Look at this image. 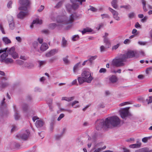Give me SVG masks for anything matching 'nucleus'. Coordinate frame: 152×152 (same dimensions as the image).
I'll return each instance as SVG.
<instances>
[{
	"label": "nucleus",
	"mask_w": 152,
	"mask_h": 152,
	"mask_svg": "<svg viewBox=\"0 0 152 152\" xmlns=\"http://www.w3.org/2000/svg\"><path fill=\"white\" fill-rule=\"evenodd\" d=\"M121 120L117 116L108 117L104 119H99L96 122V128L99 130L102 129H106L112 126L115 127L119 125Z\"/></svg>",
	"instance_id": "1"
},
{
	"label": "nucleus",
	"mask_w": 152,
	"mask_h": 152,
	"mask_svg": "<svg viewBox=\"0 0 152 152\" xmlns=\"http://www.w3.org/2000/svg\"><path fill=\"white\" fill-rule=\"evenodd\" d=\"M76 17L75 14H71L69 18H67L66 16L58 17L57 18V22L60 24L57 25L55 23H52L49 24V27L51 29H53L58 25L71 23L74 21Z\"/></svg>",
	"instance_id": "2"
},
{
	"label": "nucleus",
	"mask_w": 152,
	"mask_h": 152,
	"mask_svg": "<svg viewBox=\"0 0 152 152\" xmlns=\"http://www.w3.org/2000/svg\"><path fill=\"white\" fill-rule=\"evenodd\" d=\"M126 61L125 59L122 54L113 59L111 62L110 66H115L117 67L124 66L125 64L124 62Z\"/></svg>",
	"instance_id": "3"
},
{
	"label": "nucleus",
	"mask_w": 152,
	"mask_h": 152,
	"mask_svg": "<svg viewBox=\"0 0 152 152\" xmlns=\"http://www.w3.org/2000/svg\"><path fill=\"white\" fill-rule=\"evenodd\" d=\"M19 3L21 5L18 7L19 10L26 11L30 8L31 2L29 0H19Z\"/></svg>",
	"instance_id": "4"
},
{
	"label": "nucleus",
	"mask_w": 152,
	"mask_h": 152,
	"mask_svg": "<svg viewBox=\"0 0 152 152\" xmlns=\"http://www.w3.org/2000/svg\"><path fill=\"white\" fill-rule=\"evenodd\" d=\"M81 76L85 79L86 82L90 83L93 79L91 72L88 70H84L81 74Z\"/></svg>",
	"instance_id": "5"
},
{
	"label": "nucleus",
	"mask_w": 152,
	"mask_h": 152,
	"mask_svg": "<svg viewBox=\"0 0 152 152\" xmlns=\"http://www.w3.org/2000/svg\"><path fill=\"white\" fill-rule=\"evenodd\" d=\"M30 132L28 130H26L23 133L16 135V137L19 139L21 138L23 140H26L29 137Z\"/></svg>",
	"instance_id": "6"
},
{
	"label": "nucleus",
	"mask_w": 152,
	"mask_h": 152,
	"mask_svg": "<svg viewBox=\"0 0 152 152\" xmlns=\"http://www.w3.org/2000/svg\"><path fill=\"white\" fill-rule=\"evenodd\" d=\"M7 54L11 55L14 59H15L18 58V54L15 51V48L14 47H12L8 49L7 48Z\"/></svg>",
	"instance_id": "7"
},
{
	"label": "nucleus",
	"mask_w": 152,
	"mask_h": 152,
	"mask_svg": "<svg viewBox=\"0 0 152 152\" xmlns=\"http://www.w3.org/2000/svg\"><path fill=\"white\" fill-rule=\"evenodd\" d=\"M129 107L121 108L119 111V113L121 117L123 119H125L129 114Z\"/></svg>",
	"instance_id": "8"
},
{
	"label": "nucleus",
	"mask_w": 152,
	"mask_h": 152,
	"mask_svg": "<svg viewBox=\"0 0 152 152\" xmlns=\"http://www.w3.org/2000/svg\"><path fill=\"white\" fill-rule=\"evenodd\" d=\"M137 52L136 51L130 50L125 54H122L126 61L127 58H132L136 56Z\"/></svg>",
	"instance_id": "9"
},
{
	"label": "nucleus",
	"mask_w": 152,
	"mask_h": 152,
	"mask_svg": "<svg viewBox=\"0 0 152 152\" xmlns=\"http://www.w3.org/2000/svg\"><path fill=\"white\" fill-rule=\"evenodd\" d=\"M17 15V17L18 18L23 19L26 16L28 15L29 12L28 10L25 12L23 11V10H21Z\"/></svg>",
	"instance_id": "10"
},
{
	"label": "nucleus",
	"mask_w": 152,
	"mask_h": 152,
	"mask_svg": "<svg viewBox=\"0 0 152 152\" xmlns=\"http://www.w3.org/2000/svg\"><path fill=\"white\" fill-rule=\"evenodd\" d=\"M109 10L112 13L113 18L117 20H120V17L118 16V14L116 11L113 10L111 8H109Z\"/></svg>",
	"instance_id": "11"
},
{
	"label": "nucleus",
	"mask_w": 152,
	"mask_h": 152,
	"mask_svg": "<svg viewBox=\"0 0 152 152\" xmlns=\"http://www.w3.org/2000/svg\"><path fill=\"white\" fill-rule=\"evenodd\" d=\"M80 0H70L71 3L73 4V6L75 9H77L79 7V2Z\"/></svg>",
	"instance_id": "12"
},
{
	"label": "nucleus",
	"mask_w": 152,
	"mask_h": 152,
	"mask_svg": "<svg viewBox=\"0 0 152 152\" xmlns=\"http://www.w3.org/2000/svg\"><path fill=\"white\" fill-rule=\"evenodd\" d=\"M48 48V44L46 43H43L40 45V49L42 52H44Z\"/></svg>",
	"instance_id": "13"
},
{
	"label": "nucleus",
	"mask_w": 152,
	"mask_h": 152,
	"mask_svg": "<svg viewBox=\"0 0 152 152\" xmlns=\"http://www.w3.org/2000/svg\"><path fill=\"white\" fill-rule=\"evenodd\" d=\"M42 23V20H39L38 18H37L35 20H33L32 24L30 26V27L32 28L33 27V25L34 24H41Z\"/></svg>",
	"instance_id": "14"
},
{
	"label": "nucleus",
	"mask_w": 152,
	"mask_h": 152,
	"mask_svg": "<svg viewBox=\"0 0 152 152\" xmlns=\"http://www.w3.org/2000/svg\"><path fill=\"white\" fill-rule=\"evenodd\" d=\"M34 66V64L32 63L25 62L24 64L23 67L30 69L33 68Z\"/></svg>",
	"instance_id": "15"
},
{
	"label": "nucleus",
	"mask_w": 152,
	"mask_h": 152,
	"mask_svg": "<svg viewBox=\"0 0 152 152\" xmlns=\"http://www.w3.org/2000/svg\"><path fill=\"white\" fill-rule=\"evenodd\" d=\"M65 6L66 10L69 12L71 11L72 9L74 10L76 9L74 8L73 6V4H72V5L69 3L65 5Z\"/></svg>",
	"instance_id": "16"
},
{
	"label": "nucleus",
	"mask_w": 152,
	"mask_h": 152,
	"mask_svg": "<svg viewBox=\"0 0 152 152\" xmlns=\"http://www.w3.org/2000/svg\"><path fill=\"white\" fill-rule=\"evenodd\" d=\"M35 125L37 127H41L43 126L44 123V122L41 120H37L35 123Z\"/></svg>",
	"instance_id": "17"
},
{
	"label": "nucleus",
	"mask_w": 152,
	"mask_h": 152,
	"mask_svg": "<svg viewBox=\"0 0 152 152\" xmlns=\"http://www.w3.org/2000/svg\"><path fill=\"white\" fill-rule=\"evenodd\" d=\"M152 102V97L149 96L146 99H144L142 101V102L145 104H148L151 103Z\"/></svg>",
	"instance_id": "18"
},
{
	"label": "nucleus",
	"mask_w": 152,
	"mask_h": 152,
	"mask_svg": "<svg viewBox=\"0 0 152 152\" xmlns=\"http://www.w3.org/2000/svg\"><path fill=\"white\" fill-rule=\"evenodd\" d=\"M75 99L74 96L63 97L61 98L62 100H65L68 102H70L73 100Z\"/></svg>",
	"instance_id": "19"
},
{
	"label": "nucleus",
	"mask_w": 152,
	"mask_h": 152,
	"mask_svg": "<svg viewBox=\"0 0 152 152\" xmlns=\"http://www.w3.org/2000/svg\"><path fill=\"white\" fill-rule=\"evenodd\" d=\"M109 80L111 82L115 83L117 81L118 79L116 76L113 75L109 78Z\"/></svg>",
	"instance_id": "20"
},
{
	"label": "nucleus",
	"mask_w": 152,
	"mask_h": 152,
	"mask_svg": "<svg viewBox=\"0 0 152 152\" xmlns=\"http://www.w3.org/2000/svg\"><path fill=\"white\" fill-rule=\"evenodd\" d=\"M33 45L34 49L39 50V49L40 47V44H39L37 41H34L33 43Z\"/></svg>",
	"instance_id": "21"
},
{
	"label": "nucleus",
	"mask_w": 152,
	"mask_h": 152,
	"mask_svg": "<svg viewBox=\"0 0 152 152\" xmlns=\"http://www.w3.org/2000/svg\"><path fill=\"white\" fill-rule=\"evenodd\" d=\"M141 143H138L133 144L130 145L129 147L130 148H139L140 147L141 145Z\"/></svg>",
	"instance_id": "22"
},
{
	"label": "nucleus",
	"mask_w": 152,
	"mask_h": 152,
	"mask_svg": "<svg viewBox=\"0 0 152 152\" xmlns=\"http://www.w3.org/2000/svg\"><path fill=\"white\" fill-rule=\"evenodd\" d=\"M2 40L6 44H8L11 43V41L7 37H4L2 38Z\"/></svg>",
	"instance_id": "23"
},
{
	"label": "nucleus",
	"mask_w": 152,
	"mask_h": 152,
	"mask_svg": "<svg viewBox=\"0 0 152 152\" xmlns=\"http://www.w3.org/2000/svg\"><path fill=\"white\" fill-rule=\"evenodd\" d=\"M92 31V30L89 28H84L83 30L81 32L83 34H84L86 32H91Z\"/></svg>",
	"instance_id": "24"
},
{
	"label": "nucleus",
	"mask_w": 152,
	"mask_h": 152,
	"mask_svg": "<svg viewBox=\"0 0 152 152\" xmlns=\"http://www.w3.org/2000/svg\"><path fill=\"white\" fill-rule=\"evenodd\" d=\"M5 63L7 64H12L14 62L13 60L11 58H6L4 60Z\"/></svg>",
	"instance_id": "25"
},
{
	"label": "nucleus",
	"mask_w": 152,
	"mask_h": 152,
	"mask_svg": "<svg viewBox=\"0 0 152 152\" xmlns=\"http://www.w3.org/2000/svg\"><path fill=\"white\" fill-rule=\"evenodd\" d=\"M141 2L142 4L143 9L144 11L146 12L148 11L147 9L146 8V1L145 0H141Z\"/></svg>",
	"instance_id": "26"
},
{
	"label": "nucleus",
	"mask_w": 152,
	"mask_h": 152,
	"mask_svg": "<svg viewBox=\"0 0 152 152\" xmlns=\"http://www.w3.org/2000/svg\"><path fill=\"white\" fill-rule=\"evenodd\" d=\"M79 84H81L84 82H86L85 80L82 77H79L77 78Z\"/></svg>",
	"instance_id": "27"
},
{
	"label": "nucleus",
	"mask_w": 152,
	"mask_h": 152,
	"mask_svg": "<svg viewBox=\"0 0 152 152\" xmlns=\"http://www.w3.org/2000/svg\"><path fill=\"white\" fill-rule=\"evenodd\" d=\"M118 0H113L111 4L113 8L116 9L117 7V3Z\"/></svg>",
	"instance_id": "28"
},
{
	"label": "nucleus",
	"mask_w": 152,
	"mask_h": 152,
	"mask_svg": "<svg viewBox=\"0 0 152 152\" xmlns=\"http://www.w3.org/2000/svg\"><path fill=\"white\" fill-rule=\"evenodd\" d=\"M80 64V62H78L74 66L73 70L74 73H75L76 72L77 69L79 68Z\"/></svg>",
	"instance_id": "29"
},
{
	"label": "nucleus",
	"mask_w": 152,
	"mask_h": 152,
	"mask_svg": "<svg viewBox=\"0 0 152 152\" xmlns=\"http://www.w3.org/2000/svg\"><path fill=\"white\" fill-rule=\"evenodd\" d=\"M97 57V56H92L88 60L89 61L90 65H91L92 64V61L94 60H95Z\"/></svg>",
	"instance_id": "30"
},
{
	"label": "nucleus",
	"mask_w": 152,
	"mask_h": 152,
	"mask_svg": "<svg viewBox=\"0 0 152 152\" xmlns=\"http://www.w3.org/2000/svg\"><path fill=\"white\" fill-rule=\"evenodd\" d=\"M67 45V41L64 37H63L62 42V47H64L66 46Z\"/></svg>",
	"instance_id": "31"
},
{
	"label": "nucleus",
	"mask_w": 152,
	"mask_h": 152,
	"mask_svg": "<svg viewBox=\"0 0 152 152\" xmlns=\"http://www.w3.org/2000/svg\"><path fill=\"white\" fill-rule=\"evenodd\" d=\"M4 52V53L2 54L1 56V58L2 60H4L6 59V58L7 57L8 55L7 53L6 52Z\"/></svg>",
	"instance_id": "32"
},
{
	"label": "nucleus",
	"mask_w": 152,
	"mask_h": 152,
	"mask_svg": "<svg viewBox=\"0 0 152 152\" xmlns=\"http://www.w3.org/2000/svg\"><path fill=\"white\" fill-rule=\"evenodd\" d=\"M8 21L9 23L14 22L13 18L10 15H8L7 16Z\"/></svg>",
	"instance_id": "33"
},
{
	"label": "nucleus",
	"mask_w": 152,
	"mask_h": 152,
	"mask_svg": "<svg viewBox=\"0 0 152 152\" xmlns=\"http://www.w3.org/2000/svg\"><path fill=\"white\" fill-rule=\"evenodd\" d=\"M104 38V42L105 43L106 45H110V43L108 39L106 37H105L104 36H103Z\"/></svg>",
	"instance_id": "34"
},
{
	"label": "nucleus",
	"mask_w": 152,
	"mask_h": 152,
	"mask_svg": "<svg viewBox=\"0 0 152 152\" xmlns=\"http://www.w3.org/2000/svg\"><path fill=\"white\" fill-rule=\"evenodd\" d=\"M16 64L19 65H22L24 64V61L20 60H17L16 61Z\"/></svg>",
	"instance_id": "35"
},
{
	"label": "nucleus",
	"mask_w": 152,
	"mask_h": 152,
	"mask_svg": "<svg viewBox=\"0 0 152 152\" xmlns=\"http://www.w3.org/2000/svg\"><path fill=\"white\" fill-rule=\"evenodd\" d=\"M68 56H67L65 57L64 58H63L64 62L66 64H68L70 63L68 59Z\"/></svg>",
	"instance_id": "36"
},
{
	"label": "nucleus",
	"mask_w": 152,
	"mask_h": 152,
	"mask_svg": "<svg viewBox=\"0 0 152 152\" xmlns=\"http://www.w3.org/2000/svg\"><path fill=\"white\" fill-rule=\"evenodd\" d=\"M146 148H142L135 151V152H146Z\"/></svg>",
	"instance_id": "37"
},
{
	"label": "nucleus",
	"mask_w": 152,
	"mask_h": 152,
	"mask_svg": "<svg viewBox=\"0 0 152 152\" xmlns=\"http://www.w3.org/2000/svg\"><path fill=\"white\" fill-rule=\"evenodd\" d=\"M151 138V137H145L142 139V141L146 143L147 142L148 140L150 139Z\"/></svg>",
	"instance_id": "38"
},
{
	"label": "nucleus",
	"mask_w": 152,
	"mask_h": 152,
	"mask_svg": "<svg viewBox=\"0 0 152 152\" xmlns=\"http://www.w3.org/2000/svg\"><path fill=\"white\" fill-rule=\"evenodd\" d=\"M9 85V84L7 83H0V87L1 88H4L7 86Z\"/></svg>",
	"instance_id": "39"
},
{
	"label": "nucleus",
	"mask_w": 152,
	"mask_h": 152,
	"mask_svg": "<svg viewBox=\"0 0 152 152\" xmlns=\"http://www.w3.org/2000/svg\"><path fill=\"white\" fill-rule=\"evenodd\" d=\"M50 52L51 53L52 55L54 56L56 53H57L58 52V50L56 49H53L50 50Z\"/></svg>",
	"instance_id": "40"
},
{
	"label": "nucleus",
	"mask_w": 152,
	"mask_h": 152,
	"mask_svg": "<svg viewBox=\"0 0 152 152\" xmlns=\"http://www.w3.org/2000/svg\"><path fill=\"white\" fill-rule=\"evenodd\" d=\"M63 2L62 1H60L57 3L56 6L55 7V8H58L60 7L62 5Z\"/></svg>",
	"instance_id": "41"
},
{
	"label": "nucleus",
	"mask_w": 152,
	"mask_h": 152,
	"mask_svg": "<svg viewBox=\"0 0 152 152\" xmlns=\"http://www.w3.org/2000/svg\"><path fill=\"white\" fill-rule=\"evenodd\" d=\"M9 26L11 30H13L15 28V23L14 22L9 23Z\"/></svg>",
	"instance_id": "42"
},
{
	"label": "nucleus",
	"mask_w": 152,
	"mask_h": 152,
	"mask_svg": "<svg viewBox=\"0 0 152 152\" xmlns=\"http://www.w3.org/2000/svg\"><path fill=\"white\" fill-rule=\"evenodd\" d=\"M128 15L129 18L132 19L134 17L135 15V14L134 12H132L130 13L129 14H128Z\"/></svg>",
	"instance_id": "43"
},
{
	"label": "nucleus",
	"mask_w": 152,
	"mask_h": 152,
	"mask_svg": "<svg viewBox=\"0 0 152 152\" xmlns=\"http://www.w3.org/2000/svg\"><path fill=\"white\" fill-rule=\"evenodd\" d=\"M102 16V19H104L105 18H110V16L107 14H103L101 15Z\"/></svg>",
	"instance_id": "44"
},
{
	"label": "nucleus",
	"mask_w": 152,
	"mask_h": 152,
	"mask_svg": "<svg viewBox=\"0 0 152 152\" xmlns=\"http://www.w3.org/2000/svg\"><path fill=\"white\" fill-rule=\"evenodd\" d=\"M79 37L78 35H75L73 36L72 40L73 41H76L79 39Z\"/></svg>",
	"instance_id": "45"
},
{
	"label": "nucleus",
	"mask_w": 152,
	"mask_h": 152,
	"mask_svg": "<svg viewBox=\"0 0 152 152\" xmlns=\"http://www.w3.org/2000/svg\"><path fill=\"white\" fill-rule=\"evenodd\" d=\"M38 62L39 63V65L40 67L46 63V61H39Z\"/></svg>",
	"instance_id": "46"
},
{
	"label": "nucleus",
	"mask_w": 152,
	"mask_h": 152,
	"mask_svg": "<svg viewBox=\"0 0 152 152\" xmlns=\"http://www.w3.org/2000/svg\"><path fill=\"white\" fill-rule=\"evenodd\" d=\"M28 108V106L26 104H24L23 106V109L24 111H26Z\"/></svg>",
	"instance_id": "47"
},
{
	"label": "nucleus",
	"mask_w": 152,
	"mask_h": 152,
	"mask_svg": "<svg viewBox=\"0 0 152 152\" xmlns=\"http://www.w3.org/2000/svg\"><path fill=\"white\" fill-rule=\"evenodd\" d=\"M15 118V120H18L19 119L20 116L17 112H16L14 115Z\"/></svg>",
	"instance_id": "48"
},
{
	"label": "nucleus",
	"mask_w": 152,
	"mask_h": 152,
	"mask_svg": "<svg viewBox=\"0 0 152 152\" xmlns=\"http://www.w3.org/2000/svg\"><path fill=\"white\" fill-rule=\"evenodd\" d=\"M54 123L53 121H52L50 123V130L51 131H52L53 127H54Z\"/></svg>",
	"instance_id": "49"
},
{
	"label": "nucleus",
	"mask_w": 152,
	"mask_h": 152,
	"mask_svg": "<svg viewBox=\"0 0 152 152\" xmlns=\"http://www.w3.org/2000/svg\"><path fill=\"white\" fill-rule=\"evenodd\" d=\"M65 115L63 113L61 114L57 119L58 121H60L62 118L64 117Z\"/></svg>",
	"instance_id": "50"
},
{
	"label": "nucleus",
	"mask_w": 152,
	"mask_h": 152,
	"mask_svg": "<svg viewBox=\"0 0 152 152\" xmlns=\"http://www.w3.org/2000/svg\"><path fill=\"white\" fill-rule=\"evenodd\" d=\"M121 8H124L125 9H129L131 8V7L130 5H124V6H121Z\"/></svg>",
	"instance_id": "51"
},
{
	"label": "nucleus",
	"mask_w": 152,
	"mask_h": 152,
	"mask_svg": "<svg viewBox=\"0 0 152 152\" xmlns=\"http://www.w3.org/2000/svg\"><path fill=\"white\" fill-rule=\"evenodd\" d=\"M120 44H118L116 45H114L112 47V49L113 50H116L120 46Z\"/></svg>",
	"instance_id": "52"
},
{
	"label": "nucleus",
	"mask_w": 152,
	"mask_h": 152,
	"mask_svg": "<svg viewBox=\"0 0 152 152\" xmlns=\"http://www.w3.org/2000/svg\"><path fill=\"white\" fill-rule=\"evenodd\" d=\"M106 48L103 45H102L100 47V51L101 52H102L105 50Z\"/></svg>",
	"instance_id": "53"
},
{
	"label": "nucleus",
	"mask_w": 152,
	"mask_h": 152,
	"mask_svg": "<svg viewBox=\"0 0 152 152\" xmlns=\"http://www.w3.org/2000/svg\"><path fill=\"white\" fill-rule=\"evenodd\" d=\"M45 56L46 57H49L52 56V55L51 53L50 52V51L49 52L45 54Z\"/></svg>",
	"instance_id": "54"
},
{
	"label": "nucleus",
	"mask_w": 152,
	"mask_h": 152,
	"mask_svg": "<svg viewBox=\"0 0 152 152\" xmlns=\"http://www.w3.org/2000/svg\"><path fill=\"white\" fill-rule=\"evenodd\" d=\"M104 104L103 103H100L97 106V107L99 108H104Z\"/></svg>",
	"instance_id": "55"
},
{
	"label": "nucleus",
	"mask_w": 152,
	"mask_h": 152,
	"mask_svg": "<svg viewBox=\"0 0 152 152\" xmlns=\"http://www.w3.org/2000/svg\"><path fill=\"white\" fill-rule=\"evenodd\" d=\"M131 42L130 40L129 39H126L124 41V43L125 44H129Z\"/></svg>",
	"instance_id": "56"
},
{
	"label": "nucleus",
	"mask_w": 152,
	"mask_h": 152,
	"mask_svg": "<svg viewBox=\"0 0 152 152\" xmlns=\"http://www.w3.org/2000/svg\"><path fill=\"white\" fill-rule=\"evenodd\" d=\"M106 72V69L104 68H101L99 71L100 73H104Z\"/></svg>",
	"instance_id": "57"
},
{
	"label": "nucleus",
	"mask_w": 152,
	"mask_h": 152,
	"mask_svg": "<svg viewBox=\"0 0 152 152\" xmlns=\"http://www.w3.org/2000/svg\"><path fill=\"white\" fill-rule=\"evenodd\" d=\"M152 70V67H150L147 68L146 70V73L147 74H149V71Z\"/></svg>",
	"instance_id": "58"
},
{
	"label": "nucleus",
	"mask_w": 152,
	"mask_h": 152,
	"mask_svg": "<svg viewBox=\"0 0 152 152\" xmlns=\"http://www.w3.org/2000/svg\"><path fill=\"white\" fill-rule=\"evenodd\" d=\"M44 8V7L43 6L41 5L39 8L38 10L39 12H42Z\"/></svg>",
	"instance_id": "59"
},
{
	"label": "nucleus",
	"mask_w": 152,
	"mask_h": 152,
	"mask_svg": "<svg viewBox=\"0 0 152 152\" xmlns=\"http://www.w3.org/2000/svg\"><path fill=\"white\" fill-rule=\"evenodd\" d=\"M37 40L39 42V44H40V45L42 44L43 42L42 39L40 38H39L37 39Z\"/></svg>",
	"instance_id": "60"
},
{
	"label": "nucleus",
	"mask_w": 152,
	"mask_h": 152,
	"mask_svg": "<svg viewBox=\"0 0 152 152\" xmlns=\"http://www.w3.org/2000/svg\"><path fill=\"white\" fill-rule=\"evenodd\" d=\"M148 19V17L145 16L141 20V21L142 22H145Z\"/></svg>",
	"instance_id": "61"
},
{
	"label": "nucleus",
	"mask_w": 152,
	"mask_h": 152,
	"mask_svg": "<svg viewBox=\"0 0 152 152\" xmlns=\"http://www.w3.org/2000/svg\"><path fill=\"white\" fill-rule=\"evenodd\" d=\"M12 4V1H10L7 4V7L8 8H10L11 7V6Z\"/></svg>",
	"instance_id": "62"
},
{
	"label": "nucleus",
	"mask_w": 152,
	"mask_h": 152,
	"mask_svg": "<svg viewBox=\"0 0 152 152\" xmlns=\"http://www.w3.org/2000/svg\"><path fill=\"white\" fill-rule=\"evenodd\" d=\"M123 152H130V150L125 148H122Z\"/></svg>",
	"instance_id": "63"
},
{
	"label": "nucleus",
	"mask_w": 152,
	"mask_h": 152,
	"mask_svg": "<svg viewBox=\"0 0 152 152\" xmlns=\"http://www.w3.org/2000/svg\"><path fill=\"white\" fill-rule=\"evenodd\" d=\"M102 151L101 148H98L94 150V152H100Z\"/></svg>",
	"instance_id": "64"
}]
</instances>
